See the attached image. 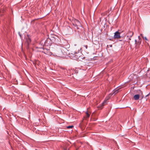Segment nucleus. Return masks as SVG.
Returning a JSON list of instances; mask_svg holds the SVG:
<instances>
[{
	"mask_svg": "<svg viewBox=\"0 0 150 150\" xmlns=\"http://www.w3.org/2000/svg\"><path fill=\"white\" fill-rule=\"evenodd\" d=\"M72 24L76 27L77 29L79 28V27L81 26V24L80 22L77 20L75 19L72 23Z\"/></svg>",
	"mask_w": 150,
	"mask_h": 150,
	"instance_id": "obj_1",
	"label": "nucleus"
},
{
	"mask_svg": "<svg viewBox=\"0 0 150 150\" xmlns=\"http://www.w3.org/2000/svg\"><path fill=\"white\" fill-rule=\"evenodd\" d=\"M120 33L118 31H117L115 33L114 36V39H119L120 38Z\"/></svg>",
	"mask_w": 150,
	"mask_h": 150,
	"instance_id": "obj_2",
	"label": "nucleus"
},
{
	"mask_svg": "<svg viewBox=\"0 0 150 150\" xmlns=\"http://www.w3.org/2000/svg\"><path fill=\"white\" fill-rule=\"evenodd\" d=\"M133 33L132 31H129L127 33V37L129 38V40H131L130 38H131L133 35Z\"/></svg>",
	"mask_w": 150,
	"mask_h": 150,
	"instance_id": "obj_3",
	"label": "nucleus"
},
{
	"mask_svg": "<svg viewBox=\"0 0 150 150\" xmlns=\"http://www.w3.org/2000/svg\"><path fill=\"white\" fill-rule=\"evenodd\" d=\"M33 64H34L35 66L36 65L39 66V65L40 64V62L38 60H35V62L33 63Z\"/></svg>",
	"mask_w": 150,
	"mask_h": 150,
	"instance_id": "obj_4",
	"label": "nucleus"
},
{
	"mask_svg": "<svg viewBox=\"0 0 150 150\" xmlns=\"http://www.w3.org/2000/svg\"><path fill=\"white\" fill-rule=\"evenodd\" d=\"M110 98V97L108 98L105 100L102 103L101 105L99 107L101 108V107L103 106L105 104V103H106V101L108 100L109 98Z\"/></svg>",
	"mask_w": 150,
	"mask_h": 150,
	"instance_id": "obj_5",
	"label": "nucleus"
},
{
	"mask_svg": "<svg viewBox=\"0 0 150 150\" xmlns=\"http://www.w3.org/2000/svg\"><path fill=\"white\" fill-rule=\"evenodd\" d=\"M26 41L28 43V45L31 42V40L28 37L26 38Z\"/></svg>",
	"mask_w": 150,
	"mask_h": 150,
	"instance_id": "obj_6",
	"label": "nucleus"
},
{
	"mask_svg": "<svg viewBox=\"0 0 150 150\" xmlns=\"http://www.w3.org/2000/svg\"><path fill=\"white\" fill-rule=\"evenodd\" d=\"M139 94H137L134 96V98L135 100H137L139 99Z\"/></svg>",
	"mask_w": 150,
	"mask_h": 150,
	"instance_id": "obj_7",
	"label": "nucleus"
},
{
	"mask_svg": "<svg viewBox=\"0 0 150 150\" xmlns=\"http://www.w3.org/2000/svg\"><path fill=\"white\" fill-rule=\"evenodd\" d=\"M120 88H119L118 89H117L116 90H115L114 91V92L113 93V94H116V93H117L119 91H120L119 90H120Z\"/></svg>",
	"mask_w": 150,
	"mask_h": 150,
	"instance_id": "obj_8",
	"label": "nucleus"
},
{
	"mask_svg": "<svg viewBox=\"0 0 150 150\" xmlns=\"http://www.w3.org/2000/svg\"><path fill=\"white\" fill-rule=\"evenodd\" d=\"M86 119H87V118H88L90 117V114L88 113V111L86 112Z\"/></svg>",
	"mask_w": 150,
	"mask_h": 150,
	"instance_id": "obj_9",
	"label": "nucleus"
},
{
	"mask_svg": "<svg viewBox=\"0 0 150 150\" xmlns=\"http://www.w3.org/2000/svg\"><path fill=\"white\" fill-rule=\"evenodd\" d=\"M138 38L139 39L138 41V43H139V44H140L141 42V40L139 36H138Z\"/></svg>",
	"mask_w": 150,
	"mask_h": 150,
	"instance_id": "obj_10",
	"label": "nucleus"
},
{
	"mask_svg": "<svg viewBox=\"0 0 150 150\" xmlns=\"http://www.w3.org/2000/svg\"><path fill=\"white\" fill-rule=\"evenodd\" d=\"M74 57H75V59H77L78 58V57H79V56L78 55H77L76 54L75 55V56H74Z\"/></svg>",
	"mask_w": 150,
	"mask_h": 150,
	"instance_id": "obj_11",
	"label": "nucleus"
},
{
	"mask_svg": "<svg viewBox=\"0 0 150 150\" xmlns=\"http://www.w3.org/2000/svg\"><path fill=\"white\" fill-rule=\"evenodd\" d=\"M74 127V126H73V125H71V126H68L67 127V128H68V129H69V128H72L73 127Z\"/></svg>",
	"mask_w": 150,
	"mask_h": 150,
	"instance_id": "obj_12",
	"label": "nucleus"
},
{
	"mask_svg": "<svg viewBox=\"0 0 150 150\" xmlns=\"http://www.w3.org/2000/svg\"><path fill=\"white\" fill-rule=\"evenodd\" d=\"M83 47L86 48V49H87V45H84L83 46Z\"/></svg>",
	"mask_w": 150,
	"mask_h": 150,
	"instance_id": "obj_13",
	"label": "nucleus"
},
{
	"mask_svg": "<svg viewBox=\"0 0 150 150\" xmlns=\"http://www.w3.org/2000/svg\"><path fill=\"white\" fill-rule=\"evenodd\" d=\"M48 52H49V54H49L50 55H51L52 54V52H48V51H47V54H48Z\"/></svg>",
	"mask_w": 150,
	"mask_h": 150,
	"instance_id": "obj_14",
	"label": "nucleus"
},
{
	"mask_svg": "<svg viewBox=\"0 0 150 150\" xmlns=\"http://www.w3.org/2000/svg\"><path fill=\"white\" fill-rule=\"evenodd\" d=\"M150 96V92L148 95H147L146 96L147 97L148 96Z\"/></svg>",
	"mask_w": 150,
	"mask_h": 150,
	"instance_id": "obj_15",
	"label": "nucleus"
},
{
	"mask_svg": "<svg viewBox=\"0 0 150 150\" xmlns=\"http://www.w3.org/2000/svg\"><path fill=\"white\" fill-rule=\"evenodd\" d=\"M143 38H144L145 40H147V39L146 37H145L144 38V37Z\"/></svg>",
	"mask_w": 150,
	"mask_h": 150,
	"instance_id": "obj_16",
	"label": "nucleus"
},
{
	"mask_svg": "<svg viewBox=\"0 0 150 150\" xmlns=\"http://www.w3.org/2000/svg\"><path fill=\"white\" fill-rule=\"evenodd\" d=\"M141 36L142 37V38H144V37H143V35H142V34H141Z\"/></svg>",
	"mask_w": 150,
	"mask_h": 150,
	"instance_id": "obj_17",
	"label": "nucleus"
},
{
	"mask_svg": "<svg viewBox=\"0 0 150 150\" xmlns=\"http://www.w3.org/2000/svg\"><path fill=\"white\" fill-rule=\"evenodd\" d=\"M112 95V94H110L109 95H110V96H111Z\"/></svg>",
	"mask_w": 150,
	"mask_h": 150,
	"instance_id": "obj_18",
	"label": "nucleus"
},
{
	"mask_svg": "<svg viewBox=\"0 0 150 150\" xmlns=\"http://www.w3.org/2000/svg\"><path fill=\"white\" fill-rule=\"evenodd\" d=\"M63 54L64 55L65 54V52H63Z\"/></svg>",
	"mask_w": 150,
	"mask_h": 150,
	"instance_id": "obj_19",
	"label": "nucleus"
},
{
	"mask_svg": "<svg viewBox=\"0 0 150 150\" xmlns=\"http://www.w3.org/2000/svg\"><path fill=\"white\" fill-rule=\"evenodd\" d=\"M110 46V47H112V45H109Z\"/></svg>",
	"mask_w": 150,
	"mask_h": 150,
	"instance_id": "obj_20",
	"label": "nucleus"
},
{
	"mask_svg": "<svg viewBox=\"0 0 150 150\" xmlns=\"http://www.w3.org/2000/svg\"><path fill=\"white\" fill-rule=\"evenodd\" d=\"M64 49H65V50H67V49H66V48H64Z\"/></svg>",
	"mask_w": 150,
	"mask_h": 150,
	"instance_id": "obj_21",
	"label": "nucleus"
},
{
	"mask_svg": "<svg viewBox=\"0 0 150 150\" xmlns=\"http://www.w3.org/2000/svg\"><path fill=\"white\" fill-rule=\"evenodd\" d=\"M135 41L136 42H137V40H135Z\"/></svg>",
	"mask_w": 150,
	"mask_h": 150,
	"instance_id": "obj_22",
	"label": "nucleus"
}]
</instances>
